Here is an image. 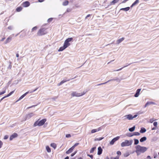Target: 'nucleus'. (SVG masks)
Listing matches in <instances>:
<instances>
[{
    "instance_id": "obj_2",
    "label": "nucleus",
    "mask_w": 159,
    "mask_h": 159,
    "mask_svg": "<svg viewBox=\"0 0 159 159\" xmlns=\"http://www.w3.org/2000/svg\"><path fill=\"white\" fill-rule=\"evenodd\" d=\"M46 121L45 119H43L39 121V120L36 121L34 124V126H41L43 125Z\"/></svg>"
},
{
    "instance_id": "obj_31",
    "label": "nucleus",
    "mask_w": 159,
    "mask_h": 159,
    "mask_svg": "<svg viewBox=\"0 0 159 159\" xmlns=\"http://www.w3.org/2000/svg\"><path fill=\"white\" fill-rule=\"evenodd\" d=\"M68 1H66L65 2H64L63 3V5L64 6H66L68 4Z\"/></svg>"
},
{
    "instance_id": "obj_6",
    "label": "nucleus",
    "mask_w": 159,
    "mask_h": 159,
    "mask_svg": "<svg viewBox=\"0 0 159 159\" xmlns=\"http://www.w3.org/2000/svg\"><path fill=\"white\" fill-rule=\"evenodd\" d=\"M138 116V115L136 114L133 116L131 114H129L125 116V117L129 120H132L134 118H136Z\"/></svg>"
},
{
    "instance_id": "obj_45",
    "label": "nucleus",
    "mask_w": 159,
    "mask_h": 159,
    "mask_svg": "<svg viewBox=\"0 0 159 159\" xmlns=\"http://www.w3.org/2000/svg\"><path fill=\"white\" fill-rule=\"evenodd\" d=\"M117 154L118 155H120L121 154V152L120 151H118L116 152Z\"/></svg>"
},
{
    "instance_id": "obj_39",
    "label": "nucleus",
    "mask_w": 159,
    "mask_h": 159,
    "mask_svg": "<svg viewBox=\"0 0 159 159\" xmlns=\"http://www.w3.org/2000/svg\"><path fill=\"white\" fill-rule=\"evenodd\" d=\"M126 135L127 136L129 137H132L133 136V134H132L131 133H128L126 134Z\"/></svg>"
},
{
    "instance_id": "obj_7",
    "label": "nucleus",
    "mask_w": 159,
    "mask_h": 159,
    "mask_svg": "<svg viewBox=\"0 0 159 159\" xmlns=\"http://www.w3.org/2000/svg\"><path fill=\"white\" fill-rule=\"evenodd\" d=\"M120 138V137L119 136H117L116 137H115L114 138H113L112 140L110 142V144L111 145H113L114 143L118 140Z\"/></svg>"
},
{
    "instance_id": "obj_30",
    "label": "nucleus",
    "mask_w": 159,
    "mask_h": 159,
    "mask_svg": "<svg viewBox=\"0 0 159 159\" xmlns=\"http://www.w3.org/2000/svg\"><path fill=\"white\" fill-rule=\"evenodd\" d=\"M46 149L48 152H51L50 148L48 146L46 147Z\"/></svg>"
},
{
    "instance_id": "obj_28",
    "label": "nucleus",
    "mask_w": 159,
    "mask_h": 159,
    "mask_svg": "<svg viewBox=\"0 0 159 159\" xmlns=\"http://www.w3.org/2000/svg\"><path fill=\"white\" fill-rule=\"evenodd\" d=\"M131 64V63H130V64H128V65L127 66H124V67H122L119 69H118V70H114V71H120V70H121L123 68H124V67H125L126 66H129V65H130Z\"/></svg>"
},
{
    "instance_id": "obj_18",
    "label": "nucleus",
    "mask_w": 159,
    "mask_h": 159,
    "mask_svg": "<svg viewBox=\"0 0 159 159\" xmlns=\"http://www.w3.org/2000/svg\"><path fill=\"white\" fill-rule=\"evenodd\" d=\"M73 149H74V148L72 147L71 148H70L68 150H67L66 152V154H69V153H71L72 152Z\"/></svg>"
},
{
    "instance_id": "obj_20",
    "label": "nucleus",
    "mask_w": 159,
    "mask_h": 159,
    "mask_svg": "<svg viewBox=\"0 0 159 159\" xmlns=\"http://www.w3.org/2000/svg\"><path fill=\"white\" fill-rule=\"evenodd\" d=\"M11 37H8L6 40L5 42V43L7 44V43H8L10 42L11 41Z\"/></svg>"
},
{
    "instance_id": "obj_13",
    "label": "nucleus",
    "mask_w": 159,
    "mask_h": 159,
    "mask_svg": "<svg viewBox=\"0 0 159 159\" xmlns=\"http://www.w3.org/2000/svg\"><path fill=\"white\" fill-rule=\"evenodd\" d=\"M155 103L152 102H148L145 104L144 107H145L148 105H154Z\"/></svg>"
},
{
    "instance_id": "obj_49",
    "label": "nucleus",
    "mask_w": 159,
    "mask_h": 159,
    "mask_svg": "<svg viewBox=\"0 0 159 159\" xmlns=\"http://www.w3.org/2000/svg\"><path fill=\"white\" fill-rule=\"evenodd\" d=\"M3 145V143L0 140V148H1Z\"/></svg>"
},
{
    "instance_id": "obj_38",
    "label": "nucleus",
    "mask_w": 159,
    "mask_h": 159,
    "mask_svg": "<svg viewBox=\"0 0 159 159\" xmlns=\"http://www.w3.org/2000/svg\"><path fill=\"white\" fill-rule=\"evenodd\" d=\"M14 90L11 92L10 93H9L8 95H7V97L10 96L14 93Z\"/></svg>"
},
{
    "instance_id": "obj_58",
    "label": "nucleus",
    "mask_w": 159,
    "mask_h": 159,
    "mask_svg": "<svg viewBox=\"0 0 159 159\" xmlns=\"http://www.w3.org/2000/svg\"><path fill=\"white\" fill-rule=\"evenodd\" d=\"M36 106L35 105H33V106H30V107H29L27 108L28 109H29V108H31L33 107H35V106Z\"/></svg>"
},
{
    "instance_id": "obj_59",
    "label": "nucleus",
    "mask_w": 159,
    "mask_h": 159,
    "mask_svg": "<svg viewBox=\"0 0 159 159\" xmlns=\"http://www.w3.org/2000/svg\"><path fill=\"white\" fill-rule=\"evenodd\" d=\"M116 80H118L119 82H120V80L118 78H116Z\"/></svg>"
},
{
    "instance_id": "obj_63",
    "label": "nucleus",
    "mask_w": 159,
    "mask_h": 159,
    "mask_svg": "<svg viewBox=\"0 0 159 159\" xmlns=\"http://www.w3.org/2000/svg\"><path fill=\"white\" fill-rule=\"evenodd\" d=\"M71 11V10L70 9H67L66 10V11L67 12H69Z\"/></svg>"
},
{
    "instance_id": "obj_23",
    "label": "nucleus",
    "mask_w": 159,
    "mask_h": 159,
    "mask_svg": "<svg viewBox=\"0 0 159 159\" xmlns=\"http://www.w3.org/2000/svg\"><path fill=\"white\" fill-rule=\"evenodd\" d=\"M51 146L54 149H55L57 147L56 144L54 143H51Z\"/></svg>"
},
{
    "instance_id": "obj_10",
    "label": "nucleus",
    "mask_w": 159,
    "mask_h": 159,
    "mask_svg": "<svg viewBox=\"0 0 159 159\" xmlns=\"http://www.w3.org/2000/svg\"><path fill=\"white\" fill-rule=\"evenodd\" d=\"M18 136V134H17L14 133L12 135H11L10 137V140H12L14 138H15L16 137H17Z\"/></svg>"
},
{
    "instance_id": "obj_4",
    "label": "nucleus",
    "mask_w": 159,
    "mask_h": 159,
    "mask_svg": "<svg viewBox=\"0 0 159 159\" xmlns=\"http://www.w3.org/2000/svg\"><path fill=\"white\" fill-rule=\"evenodd\" d=\"M47 29L44 28H41L38 31L37 34L39 36H42L47 33Z\"/></svg>"
},
{
    "instance_id": "obj_14",
    "label": "nucleus",
    "mask_w": 159,
    "mask_h": 159,
    "mask_svg": "<svg viewBox=\"0 0 159 159\" xmlns=\"http://www.w3.org/2000/svg\"><path fill=\"white\" fill-rule=\"evenodd\" d=\"M141 89H138L136 91L135 94H134V97H138L139 95V93L141 91Z\"/></svg>"
},
{
    "instance_id": "obj_64",
    "label": "nucleus",
    "mask_w": 159,
    "mask_h": 159,
    "mask_svg": "<svg viewBox=\"0 0 159 159\" xmlns=\"http://www.w3.org/2000/svg\"><path fill=\"white\" fill-rule=\"evenodd\" d=\"M147 158L148 159H151V157L149 156H148Z\"/></svg>"
},
{
    "instance_id": "obj_53",
    "label": "nucleus",
    "mask_w": 159,
    "mask_h": 159,
    "mask_svg": "<svg viewBox=\"0 0 159 159\" xmlns=\"http://www.w3.org/2000/svg\"><path fill=\"white\" fill-rule=\"evenodd\" d=\"M77 152V151H75L74 152L72 153L71 154V156L73 157Z\"/></svg>"
},
{
    "instance_id": "obj_44",
    "label": "nucleus",
    "mask_w": 159,
    "mask_h": 159,
    "mask_svg": "<svg viewBox=\"0 0 159 159\" xmlns=\"http://www.w3.org/2000/svg\"><path fill=\"white\" fill-rule=\"evenodd\" d=\"M154 120L153 118L149 120V122L150 123H152Z\"/></svg>"
},
{
    "instance_id": "obj_46",
    "label": "nucleus",
    "mask_w": 159,
    "mask_h": 159,
    "mask_svg": "<svg viewBox=\"0 0 159 159\" xmlns=\"http://www.w3.org/2000/svg\"><path fill=\"white\" fill-rule=\"evenodd\" d=\"M115 80H116V78H115V79L110 80H108V81H107V82H110V81H115Z\"/></svg>"
},
{
    "instance_id": "obj_25",
    "label": "nucleus",
    "mask_w": 159,
    "mask_h": 159,
    "mask_svg": "<svg viewBox=\"0 0 159 159\" xmlns=\"http://www.w3.org/2000/svg\"><path fill=\"white\" fill-rule=\"evenodd\" d=\"M129 9H130V7H128L125 8H121L120 10H124L125 11H128V10H129Z\"/></svg>"
},
{
    "instance_id": "obj_34",
    "label": "nucleus",
    "mask_w": 159,
    "mask_h": 159,
    "mask_svg": "<svg viewBox=\"0 0 159 159\" xmlns=\"http://www.w3.org/2000/svg\"><path fill=\"white\" fill-rule=\"evenodd\" d=\"M22 10V7H18L16 9V11L18 12L20 11H21Z\"/></svg>"
},
{
    "instance_id": "obj_32",
    "label": "nucleus",
    "mask_w": 159,
    "mask_h": 159,
    "mask_svg": "<svg viewBox=\"0 0 159 159\" xmlns=\"http://www.w3.org/2000/svg\"><path fill=\"white\" fill-rule=\"evenodd\" d=\"M96 149V147H94L92 148L90 150V153H92L93 152L94 150Z\"/></svg>"
},
{
    "instance_id": "obj_33",
    "label": "nucleus",
    "mask_w": 159,
    "mask_h": 159,
    "mask_svg": "<svg viewBox=\"0 0 159 159\" xmlns=\"http://www.w3.org/2000/svg\"><path fill=\"white\" fill-rule=\"evenodd\" d=\"M139 143V141L137 139H134V144L137 145Z\"/></svg>"
},
{
    "instance_id": "obj_19",
    "label": "nucleus",
    "mask_w": 159,
    "mask_h": 159,
    "mask_svg": "<svg viewBox=\"0 0 159 159\" xmlns=\"http://www.w3.org/2000/svg\"><path fill=\"white\" fill-rule=\"evenodd\" d=\"M139 3V0H136L131 5V7H132Z\"/></svg>"
},
{
    "instance_id": "obj_60",
    "label": "nucleus",
    "mask_w": 159,
    "mask_h": 159,
    "mask_svg": "<svg viewBox=\"0 0 159 159\" xmlns=\"http://www.w3.org/2000/svg\"><path fill=\"white\" fill-rule=\"evenodd\" d=\"M90 16V15L89 14L88 15L86 16L85 17V19H86L87 18L89 17Z\"/></svg>"
},
{
    "instance_id": "obj_22",
    "label": "nucleus",
    "mask_w": 159,
    "mask_h": 159,
    "mask_svg": "<svg viewBox=\"0 0 159 159\" xmlns=\"http://www.w3.org/2000/svg\"><path fill=\"white\" fill-rule=\"evenodd\" d=\"M146 130L145 128H141L140 131V132L141 133H145L146 131Z\"/></svg>"
},
{
    "instance_id": "obj_27",
    "label": "nucleus",
    "mask_w": 159,
    "mask_h": 159,
    "mask_svg": "<svg viewBox=\"0 0 159 159\" xmlns=\"http://www.w3.org/2000/svg\"><path fill=\"white\" fill-rule=\"evenodd\" d=\"M130 155V153L129 152H126L124 154V156L125 157H128Z\"/></svg>"
},
{
    "instance_id": "obj_9",
    "label": "nucleus",
    "mask_w": 159,
    "mask_h": 159,
    "mask_svg": "<svg viewBox=\"0 0 159 159\" xmlns=\"http://www.w3.org/2000/svg\"><path fill=\"white\" fill-rule=\"evenodd\" d=\"M71 95L72 97H79L80 96V93H78L76 92H72L71 93Z\"/></svg>"
},
{
    "instance_id": "obj_16",
    "label": "nucleus",
    "mask_w": 159,
    "mask_h": 159,
    "mask_svg": "<svg viewBox=\"0 0 159 159\" xmlns=\"http://www.w3.org/2000/svg\"><path fill=\"white\" fill-rule=\"evenodd\" d=\"M29 93V92H26L25 93L22 95L21 96H20L18 99L17 100V102L19 101V100L22 99L24 97H25L28 93Z\"/></svg>"
},
{
    "instance_id": "obj_40",
    "label": "nucleus",
    "mask_w": 159,
    "mask_h": 159,
    "mask_svg": "<svg viewBox=\"0 0 159 159\" xmlns=\"http://www.w3.org/2000/svg\"><path fill=\"white\" fill-rule=\"evenodd\" d=\"M97 131V129H93L91 130V132L92 133H94Z\"/></svg>"
},
{
    "instance_id": "obj_15",
    "label": "nucleus",
    "mask_w": 159,
    "mask_h": 159,
    "mask_svg": "<svg viewBox=\"0 0 159 159\" xmlns=\"http://www.w3.org/2000/svg\"><path fill=\"white\" fill-rule=\"evenodd\" d=\"M102 150L101 147H99L98 148V154L100 155L102 153Z\"/></svg>"
},
{
    "instance_id": "obj_43",
    "label": "nucleus",
    "mask_w": 159,
    "mask_h": 159,
    "mask_svg": "<svg viewBox=\"0 0 159 159\" xmlns=\"http://www.w3.org/2000/svg\"><path fill=\"white\" fill-rule=\"evenodd\" d=\"M153 125L154 126L156 127L157 125V122L156 121L154 122L153 123Z\"/></svg>"
},
{
    "instance_id": "obj_1",
    "label": "nucleus",
    "mask_w": 159,
    "mask_h": 159,
    "mask_svg": "<svg viewBox=\"0 0 159 159\" xmlns=\"http://www.w3.org/2000/svg\"><path fill=\"white\" fill-rule=\"evenodd\" d=\"M135 148L136 149L135 152L137 156L139 155L141 153H144L147 150V148L146 147L141 146L139 145H136L135 147Z\"/></svg>"
},
{
    "instance_id": "obj_26",
    "label": "nucleus",
    "mask_w": 159,
    "mask_h": 159,
    "mask_svg": "<svg viewBox=\"0 0 159 159\" xmlns=\"http://www.w3.org/2000/svg\"><path fill=\"white\" fill-rule=\"evenodd\" d=\"M135 128V126H134L133 127H132V128H129V131L133 132Z\"/></svg>"
},
{
    "instance_id": "obj_37",
    "label": "nucleus",
    "mask_w": 159,
    "mask_h": 159,
    "mask_svg": "<svg viewBox=\"0 0 159 159\" xmlns=\"http://www.w3.org/2000/svg\"><path fill=\"white\" fill-rule=\"evenodd\" d=\"M14 90L11 92L10 93H9L8 95H7V97L10 96L14 93Z\"/></svg>"
},
{
    "instance_id": "obj_29",
    "label": "nucleus",
    "mask_w": 159,
    "mask_h": 159,
    "mask_svg": "<svg viewBox=\"0 0 159 159\" xmlns=\"http://www.w3.org/2000/svg\"><path fill=\"white\" fill-rule=\"evenodd\" d=\"M73 39L72 38H68V39H66V41H67L68 43H69V42L72 41L73 40Z\"/></svg>"
},
{
    "instance_id": "obj_56",
    "label": "nucleus",
    "mask_w": 159,
    "mask_h": 159,
    "mask_svg": "<svg viewBox=\"0 0 159 159\" xmlns=\"http://www.w3.org/2000/svg\"><path fill=\"white\" fill-rule=\"evenodd\" d=\"M8 28L9 30H12L13 28V27L11 26H9L8 27Z\"/></svg>"
},
{
    "instance_id": "obj_12",
    "label": "nucleus",
    "mask_w": 159,
    "mask_h": 159,
    "mask_svg": "<svg viewBox=\"0 0 159 159\" xmlns=\"http://www.w3.org/2000/svg\"><path fill=\"white\" fill-rule=\"evenodd\" d=\"M30 5V3L28 1H26L23 3V6L25 7H27Z\"/></svg>"
},
{
    "instance_id": "obj_8",
    "label": "nucleus",
    "mask_w": 159,
    "mask_h": 159,
    "mask_svg": "<svg viewBox=\"0 0 159 159\" xmlns=\"http://www.w3.org/2000/svg\"><path fill=\"white\" fill-rule=\"evenodd\" d=\"M34 115V114L33 112H30L27 114L26 116V118L25 120H26L27 119H30Z\"/></svg>"
},
{
    "instance_id": "obj_52",
    "label": "nucleus",
    "mask_w": 159,
    "mask_h": 159,
    "mask_svg": "<svg viewBox=\"0 0 159 159\" xmlns=\"http://www.w3.org/2000/svg\"><path fill=\"white\" fill-rule=\"evenodd\" d=\"M8 138V136L7 135H6L4 136V139H7Z\"/></svg>"
},
{
    "instance_id": "obj_51",
    "label": "nucleus",
    "mask_w": 159,
    "mask_h": 159,
    "mask_svg": "<svg viewBox=\"0 0 159 159\" xmlns=\"http://www.w3.org/2000/svg\"><path fill=\"white\" fill-rule=\"evenodd\" d=\"M7 97V96H5L4 97H2L0 100V102L2 101L5 98H6Z\"/></svg>"
},
{
    "instance_id": "obj_11",
    "label": "nucleus",
    "mask_w": 159,
    "mask_h": 159,
    "mask_svg": "<svg viewBox=\"0 0 159 159\" xmlns=\"http://www.w3.org/2000/svg\"><path fill=\"white\" fill-rule=\"evenodd\" d=\"M70 80V79H64V80H62L59 84H58V86H60V85H61V84H63L65 83V82H66L67 81H69V80Z\"/></svg>"
},
{
    "instance_id": "obj_48",
    "label": "nucleus",
    "mask_w": 159,
    "mask_h": 159,
    "mask_svg": "<svg viewBox=\"0 0 159 159\" xmlns=\"http://www.w3.org/2000/svg\"><path fill=\"white\" fill-rule=\"evenodd\" d=\"M66 138H70L71 137V135L70 134H68L66 135Z\"/></svg>"
},
{
    "instance_id": "obj_50",
    "label": "nucleus",
    "mask_w": 159,
    "mask_h": 159,
    "mask_svg": "<svg viewBox=\"0 0 159 159\" xmlns=\"http://www.w3.org/2000/svg\"><path fill=\"white\" fill-rule=\"evenodd\" d=\"M86 93V92L84 91L82 93H80V96L83 95Z\"/></svg>"
},
{
    "instance_id": "obj_17",
    "label": "nucleus",
    "mask_w": 159,
    "mask_h": 159,
    "mask_svg": "<svg viewBox=\"0 0 159 159\" xmlns=\"http://www.w3.org/2000/svg\"><path fill=\"white\" fill-rule=\"evenodd\" d=\"M124 39V38L123 37L120 39H118V40L116 41L117 44H119L121 42H122L123 40Z\"/></svg>"
},
{
    "instance_id": "obj_61",
    "label": "nucleus",
    "mask_w": 159,
    "mask_h": 159,
    "mask_svg": "<svg viewBox=\"0 0 159 159\" xmlns=\"http://www.w3.org/2000/svg\"><path fill=\"white\" fill-rule=\"evenodd\" d=\"M101 129H102V128H101V127H100L98 128V129H97V131H98L101 130Z\"/></svg>"
},
{
    "instance_id": "obj_55",
    "label": "nucleus",
    "mask_w": 159,
    "mask_h": 159,
    "mask_svg": "<svg viewBox=\"0 0 159 159\" xmlns=\"http://www.w3.org/2000/svg\"><path fill=\"white\" fill-rule=\"evenodd\" d=\"M87 156L89 157H90L92 159L93 158V156L92 155H90L89 154H88Z\"/></svg>"
},
{
    "instance_id": "obj_3",
    "label": "nucleus",
    "mask_w": 159,
    "mask_h": 159,
    "mask_svg": "<svg viewBox=\"0 0 159 159\" xmlns=\"http://www.w3.org/2000/svg\"><path fill=\"white\" fill-rule=\"evenodd\" d=\"M132 143V140H126L121 143V146L122 147L128 146L131 145Z\"/></svg>"
},
{
    "instance_id": "obj_36",
    "label": "nucleus",
    "mask_w": 159,
    "mask_h": 159,
    "mask_svg": "<svg viewBox=\"0 0 159 159\" xmlns=\"http://www.w3.org/2000/svg\"><path fill=\"white\" fill-rule=\"evenodd\" d=\"M133 135H139L140 134L138 132H134Z\"/></svg>"
},
{
    "instance_id": "obj_57",
    "label": "nucleus",
    "mask_w": 159,
    "mask_h": 159,
    "mask_svg": "<svg viewBox=\"0 0 159 159\" xmlns=\"http://www.w3.org/2000/svg\"><path fill=\"white\" fill-rule=\"evenodd\" d=\"M1 93H2V95L3 94L6 93V90H4L2 92H1Z\"/></svg>"
},
{
    "instance_id": "obj_47",
    "label": "nucleus",
    "mask_w": 159,
    "mask_h": 159,
    "mask_svg": "<svg viewBox=\"0 0 159 159\" xmlns=\"http://www.w3.org/2000/svg\"><path fill=\"white\" fill-rule=\"evenodd\" d=\"M52 18H50L48 19V22H49L52 21Z\"/></svg>"
},
{
    "instance_id": "obj_62",
    "label": "nucleus",
    "mask_w": 159,
    "mask_h": 159,
    "mask_svg": "<svg viewBox=\"0 0 159 159\" xmlns=\"http://www.w3.org/2000/svg\"><path fill=\"white\" fill-rule=\"evenodd\" d=\"M128 0H124L123 1L122 3H125L126 1H128Z\"/></svg>"
},
{
    "instance_id": "obj_54",
    "label": "nucleus",
    "mask_w": 159,
    "mask_h": 159,
    "mask_svg": "<svg viewBox=\"0 0 159 159\" xmlns=\"http://www.w3.org/2000/svg\"><path fill=\"white\" fill-rule=\"evenodd\" d=\"M107 83V82H106L105 83H101V84H98L97 85V86H99V85H102V84H106Z\"/></svg>"
},
{
    "instance_id": "obj_41",
    "label": "nucleus",
    "mask_w": 159,
    "mask_h": 159,
    "mask_svg": "<svg viewBox=\"0 0 159 159\" xmlns=\"http://www.w3.org/2000/svg\"><path fill=\"white\" fill-rule=\"evenodd\" d=\"M37 26H35L32 29V31H34V30H36L37 29Z\"/></svg>"
},
{
    "instance_id": "obj_5",
    "label": "nucleus",
    "mask_w": 159,
    "mask_h": 159,
    "mask_svg": "<svg viewBox=\"0 0 159 159\" xmlns=\"http://www.w3.org/2000/svg\"><path fill=\"white\" fill-rule=\"evenodd\" d=\"M70 45V43L66 41H65L63 46L61 47L58 50V51H63Z\"/></svg>"
},
{
    "instance_id": "obj_35",
    "label": "nucleus",
    "mask_w": 159,
    "mask_h": 159,
    "mask_svg": "<svg viewBox=\"0 0 159 159\" xmlns=\"http://www.w3.org/2000/svg\"><path fill=\"white\" fill-rule=\"evenodd\" d=\"M104 138L103 137H100L96 139H95V141H100L102 140V139Z\"/></svg>"
},
{
    "instance_id": "obj_24",
    "label": "nucleus",
    "mask_w": 159,
    "mask_h": 159,
    "mask_svg": "<svg viewBox=\"0 0 159 159\" xmlns=\"http://www.w3.org/2000/svg\"><path fill=\"white\" fill-rule=\"evenodd\" d=\"M119 0H113L111 2V5H114Z\"/></svg>"
},
{
    "instance_id": "obj_42",
    "label": "nucleus",
    "mask_w": 159,
    "mask_h": 159,
    "mask_svg": "<svg viewBox=\"0 0 159 159\" xmlns=\"http://www.w3.org/2000/svg\"><path fill=\"white\" fill-rule=\"evenodd\" d=\"M79 144V143H76L73 146H72V147L74 149L75 147L78 146Z\"/></svg>"
},
{
    "instance_id": "obj_21",
    "label": "nucleus",
    "mask_w": 159,
    "mask_h": 159,
    "mask_svg": "<svg viewBox=\"0 0 159 159\" xmlns=\"http://www.w3.org/2000/svg\"><path fill=\"white\" fill-rule=\"evenodd\" d=\"M147 139V138L146 137H143L141 138L140 139V141L141 142H143L145 141H146Z\"/></svg>"
}]
</instances>
